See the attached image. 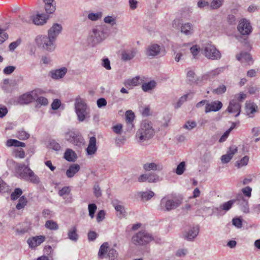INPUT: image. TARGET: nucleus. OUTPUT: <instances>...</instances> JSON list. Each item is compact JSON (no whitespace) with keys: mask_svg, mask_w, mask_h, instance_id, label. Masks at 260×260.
Listing matches in <instances>:
<instances>
[{"mask_svg":"<svg viewBox=\"0 0 260 260\" xmlns=\"http://www.w3.org/2000/svg\"><path fill=\"white\" fill-rule=\"evenodd\" d=\"M222 107V103L218 101L207 103L206 104L205 112L206 113L212 111L216 112L219 111Z\"/></svg>","mask_w":260,"mask_h":260,"instance_id":"aec40b11","label":"nucleus"},{"mask_svg":"<svg viewBox=\"0 0 260 260\" xmlns=\"http://www.w3.org/2000/svg\"><path fill=\"white\" fill-rule=\"evenodd\" d=\"M6 145L8 147L15 146V147H24L25 144L15 139H9L6 142Z\"/></svg>","mask_w":260,"mask_h":260,"instance_id":"473e14b6","label":"nucleus"},{"mask_svg":"<svg viewBox=\"0 0 260 260\" xmlns=\"http://www.w3.org/2000/svg\"><path fill=\"white\" fill-rule=\"evenodd\" d=\"M246 111L249 116H251L250 115L253 114L254 113L257 111V106L254 103H249L246 104Z\"/></svg>","mask_w":260,"mask_h":260,"instance_id":"7c9ffc66","label":"nucleus"},{"mask_svg":"<svg viewBox=\"0 0 260 260\" xmlns=\"http://www.w3.org/2000/svg\"><path fill=\"white\" fill-rule=\"evenodd\" d=\"M102 65L107 70L111 69L110 61L108 58H104L102 59Z\"/></svg>","mask_w":260,"mask_h":260,"instance_id":"4d7b16f0","label":"nucleus"},{"mask_svg":"<svg viewBox=\"0 0 260 260\" xmlns=\"http://www.w3.org/2000/svg\"><path fill=\"white\" fill-rule=\"evenodd\" d=\"M224 0H212L210 3L211 10H217L220 8L223 4Z\"/></svg>","mask_w":260,"mask_h":260,"instance_id":"f704fd0d","label":"nucleus"},{"mask_svg":"<svg viewBox=\"0 0 260 260\" xmlns=\"http://www.w3.org/2000/svg\"><path fill=\"white\" fill-rule=\"evenodd\" d=\"M231 131H232V128H229L227 131H226L224 133V134L221 136L220 138L219 139V142L220 143L224 142L226 140V139L228 138V137H229V134H230V132H231Z\"/></svg>","mask_w":260,"mask_h":260,"instance_id":"338daca9","label":"nucleus"},{"mask_svg":"<svg viewBox=\"0 0 260 260\" xmlns=\"http://www.w3.org/2000/svg\"><path fill=\"white\" fill-rule=\"evenodd\" d=\"M80 167L78 164L71 165L66 171V175L68 178H72L80 170Z\"/></svg>","mask_w":260,"mask_h":260,"instance_id":"cd10ccee","label":"nucleus"},{"mask_svg":"<svg viewBox=\"0 0 260 260\" xmlns=\"http://www.w3.org/2000/svg\"><path fill=\"white\" fill-rule=\"evenodd\" d=\"M154 134L152 123L148 120H144L136 133V138L139 143H143L151 139Z\"/></svg>","mask_w":260,"mask_h":260,"instance_id":"f257e3e1","label":"nucleus"},{"mask_svg":"<svg viewBox=\"0 0 260 260\" xmlns=\"http://www.w3.org/2000/svg\"><path fill=\"white\" fill-rule=\"evenodd\" d=\"M152 235L145 231H141L134 235L132 241L136 245L143 246L153 240Z\"/></svg>","mask_w":260,"mask_h":260,"instance_id":"423d86ee","label":"nucleus"},{"mask_svg":"<svg viewBox=\"0 0 260 260\" xmlns=\"http://www.w3.org/2000/svg\"><path fill=\"white\" fill-rule=\"evenodd\" d=\"M19 169L20 170H22V171L19 173V176L23 179V176H26L27 174V171H26V170L30 169L27 166H25L24 165H22L19 167Z\"/></svg>","mask_w":260,"mask_h":260,"instance_id":"864d4df0","label":"nucleus"},{"mask_svg":"<svg viewBox=\"0 0 260 260\" xmlns=\"http://www.w3.org/2000/svg\"><path fill=\"white\" fill-rule=\"evenodd\" d=\"M30 135L23 129L19 131L17 133V137L21 140H24L29 138Z\"/></svg>","mask_w":260,"mask_h":260,"instance_id":"79ce46f5","label":"nucleus"},{"mask_svg":"<svg viewBox=\"0 0 260 260\" xmlns=\"http://www.w3.org/2000/svg\"><path fill=\"white\" fill-rule=\"evenodd\" d=\"M185 162L184 161L181 162L177 167L176 169V173L177 175H182L185 171Z\"/></svg>","mask_w":260,"mask_h":260,"instance_id":"8fccbe9b","label":"nucleus"},{"mask_svg":"<svg viewBox=\"0 0 260 260\" xmlns=\"http://www.w3.org/2000/svg\"><path fill=\"white\" fill-rule=\"evenodd\" d=\"M143 169L146 172L161 171L163 169V166L160 163H155L154 162H147L143 164Z\"/></svg>","mask_w":260,"mask_h":260,"instance_id":"6ab92c4d","label":"nucleus"},{"mask_svg":"<svg viewBox=\"0 0 260 260\" xmlns=\"http://www.w3.org/2000/svg\"><path fill=\"white\" fill-rule=\"evenodd\" d=\"M45 9L47 13L52 14L56 9L55 5L53 3L44 2Z\"/></svg>","mask_w":260,"mask_h":260,"instance_id":"4c0bfd02","label":"nucleus"},{"mask_svg":"<svg viewBox=\"0 0 260 260\" xmlns=\"http://www.w3.org/2000/svg\"><path fill=\"white\" fill-rule=\"evenodd\" d=\"M209 5L210 4L205 0H200L197 3V7L200 9H203Z\"/></svg>","mask_w":260,"mask_h":260,"instance_id":"052dcab7","label":"nucleus"},{"mask_svg":"<svg viewBox=\"0 0 260 260\" xmlns=\"http://www.w3.org/2000/svg\"><path fill=\"white\" fill-rule=\"evenodd\" d=\"M187 78L190 84L196 83L197 80V77L195 73L192 70L187 72Z\"/></svg>","mask_w":260,"mask_h":260,"instance_id":"58836bf2","label":"nucleus"},{"mask_svg":"<svg viewBox=\"0 0 260 260\" xmlns=\"http://www.w3.org/2000/svg\"><path fill=\"white\" fill-rule=\"evenodd\" d=\"M66 140L74 145L81 147L84 144V140L80 132L71 131L65 134Z\"/></svg>","mask_w":260,"mask_h":260,"instance_id":"1a4fd4ad","label":"nucleus"},{"mask_svg":"<svg viewBox=\"0 0 260 260\" xmlns=\"http://www.w3.org/2000/svg\"><path fill=\"white\" fill-rule=\"evenodd\" d=\"M22 193V190L19 188H15L14 191L11 194L12 200H16L18 199Z\"/></svg>","mask_w":260,"mask_h":260,"instance_id":"a18cd8bd","label":"nucleus"},{"mask_svg":"<svg viewBox=\"0 0 260 260\" xmlns=\"http://www.w3.org/2000/svg\"><path fill=\"white\" fill-rule=\"evenodd\" d=\"M141 198L143 200L148 201L152 198L154 195V193L150 190L142 192H141Z\"/></svg>","mask_w":260,"mask_h":260,"instance_id":"49530a36","label":"nucleus"},{"mask_svg":"<svg viewBox=\"0 0 260 260\" xmlns=\"http://www.w3.org/2000/svg\"><path fill=\"white\" fill-rule=\"evenodd\" d=\"M197 126V123L194 121L188 120L183 125V128L187 130H191Z\"/></svg>","mask_w":260,"mask_h":260,"instance_id":"3c124183","label":"nucleus"},{"mask_svg":"<svg viewBox=\"0 0 260 260\" xmlns=\"http://www.w3.org/2000/svg\"><path fill=\"white\" fill-rule=\"evenodd\" d=\"M226 87L224 85H220L217 88L213 89L212 92L216 94H222L226 91Z\"/></svg>","mask_w":260,"mask_h":260,"instance_id":"603ef678","label":"nucleus"},{"mask_svg":"<svg viewBox=\"0 0 260 260\" xmlns=\"http://www.w3.org/2000/svg\"><path fill=\"white\" fill-rule=\"evenodd\" d=\"M27 203V199L25 196L21 197L18 201V203L16 205V208L18 210H20L26 205Z\"/></svg>","mask_w":260,"mask_h":260,"instance_id":"ea45409f","label":"nucleus"},{"mask_svg":"<svg viewBox=\"0 0 260 260\" xmlns=\"http://www.w3.org/2000/svg\"><path fill=\"white\" fill-rule=\"evenodd\" d=\"M64 158L68 161H75L77 158V155L73 150L67 149L64 152Z\"/></svg>","mask_w":260,"mask_h":260,"instance_id":"c756f323","label":"nucleus"},{"mask_svg":"<svg viewBox=\"0 0 260 260\" xmlns=\"http://www.w3.org/2000/svg\"><path fill=\"white\" fill-rule=\"evenodd\" d=\"M48 19V16L45 14H37L33 17L32 21L34 23L38 25H43L46 22L47 20Z\"/></svg>","mask_w":260,"mask_h":260,"instance_id":"a878e982","label":"nucleus"},{"mask_svg":"<svg viewBox=\"0 0 260 260\" xmlns=\"http://www.w3.org/2000/svg\"><path fill=\"white\" fill-rule=\"evenodd\" d=\"M36 102L40 104L41 105L43 106H46L48 104V100L43 96H40L37 98L36 99Z\"/></svg>","mask_w":260,"mask_h":260,"instance_id":"13d9d810","label":"nucleus"},{"mask_svg":"<svg viewBox=\"0 0 260 260\" xmlns=\"http://www.w3.org/2000/svg\"><path fill=\"white\" fill-rule=\"evenodd\" d=\"M236 202V200H232L228 202L224 203L222 205H220V208L223 210L228 211L229 210L233 204Z\"/></svg>","mask_w":260,"mask_h":260,"instance_id":"37998d69","label":"nucleus"},{"mask_svg":"<svg viewBox=\"0 0 260 260\" xmlns=\"http://www.w3.org/2000/svg\"><path fill=\"white\" fill-rule=\"evenodd\" d=\"M74 106L78 121L80 122L87 121L90 117V108L85 101L80 97H78L75 100Z\"/></svg>","mask_w":260,"mask_h":260,"instance_id":"f03ea898","label":"nucleus"},{"mask_svg":"<svg viewBox=\"0 0 260 260\" xmlns=\"http://www.w3.org/2000/svg\"><path fill=\"white\" fill-rule=\"evenodd\" d=\"M67 69L62 67L59 69L52 70L49 72V76L53 79H59L63 78L67 73Z\"/></svg>","mask_w":260,"mask_h":260,"instance_id":"4be33fe9","label":"nucleus"},{"mask_svg":"<svg viewBox=\"0 0 260 260\" xmlns=\"http://www.w3.org/2000/svg\"><path fill=\"white\" fill-rule=\"evenodd\" d=\"M62 26L58 23H54L48 30V35L55 42L57 37L62 30Z\"/></svg>","mask_w":260,"mask_h":260,"instance_id":"dca6fc26","label":"nucleus"},{"mask_svg":"<svg viewBox=\"0 0 260 260\" xmlns=\"http://www.w3.org/2000/svg\"><path fill=\"white\" fill-rule=\"evenodd\" d=\"M145 55L150 58H153L165 54L164 47L157 44L152 43L149 45L145 49Z\"/></svg>","mask_w":260,"mask_h":260,"instance_id":"9d476101","label":"nucleus"},{"mask_svg":"<svg viewBox=\"0 0 260 260\" xmlns=\"http://www.w3.org/2000/svg\"><path fill=\"white\" fill-rule=\"evenodd\" d=\"M86 151L88 155L94 154L96 152L97 147L96 146V138L94 137H91L90 138Z\"/></svg>","mask_w":260,"mask_h":260,"instance_id":"b1692460","label":"nucleus"},{"mask_svg":"<svg viewBox=\"0 0 260 260\" xmlns=\"http://www.w3.org/2000/svg\"><path fill=\"white\" fill-rule=\"evenodd\" d=\"M139 77H136L135 78H134L132 79L127 80L125 82V85L126 86H137L139 84Z\"/></svg>","mask_w":260,"mask_h":260,"instance_id":"09e8293b","label":"nucleus"},{"mask_svg":"<svg viewBox=\"0 0 260 260\" xmlns=\"http://www.w3.org/2000/svg\"><path fill=\"white\" fill-rule=\"evenodd\" d=\"M102 17V13L99 12L96 13H90L88 15V18L92 21H96Z\"/></svg>","mask_w":260,"mask_h":260,"instance_id":"de8ad7c7","label":"nucleus"},{"mask_svg":"<svg viewBox=\"0 0 260 260\" xmlns=\"http://www.w3.org/2000/svg\"><path fill=\"white\" fill-rule=\"evenodd\" d=\"M70 191L71 189L69 186H64L59 190L58 194L60 197H63L64 195L69 194Z\"/></svg>","mask_w":260,"mask_h":260,"instance_id":"5fc2aeb1","label":"nucleus"},{"mask_svg":"<svg viewBox=\"0 0 260 260\" xmlns=\"http://www.w3.org/2000/svg\"><path fill=\"white\" fill-rule=\"evenodd\" d=\"M241 107L240 104L237 101V100L233 99L230 102L227 111L230 113H236L235 117H237L240 113Z\"/></svg>","mask_w":260,"mask_h":260,"instance_id":"2eb2a0df","label":"nucleus"},{"mask_svg":"<svg viewBox=\"0 0 260 260\" xmlns=\"http://www.w3.org/2000/svg\"><path fill=\"white\" fill-rule=\"evenodd\" d=\"M190 50L193 57L197 58V56L199 53V48L197 45H195L191 47Z\"/></svg>","mask_w":260,"mask_h":260,"instance_id":"e2e57ef3","label":"nucleus"},{"mask_svg":"<svg viewBox=\"0 0 260 260\" xmlns=\"http://www.w3.org/2000/svg\"><path fill=\"white\" fill-rule=\"evenodd\" d=\"M192 96H193L192 93H187V94H184V95L182 96L178 100L176 105L175 106V108L176 109L179 108V107H181V106L183 104V103L187 100V98L189 97V99H191Z\"/></svg>","mask_w":260,"mask_h":260,"instance_id":"c9c22d12","label":"nucleus"},{"mask_svg":"<svg viewBox=\"0 0 260 260\" xmlns=\"http://www.w3.org/2000/svg\"><path fill=\"white\" fill-rule=\"evenodd\" d=\"M237 28L242 35H249L252 29L250 22L245 18L240 20Z\"/></svg>","mask_w":260,"mask_h":260,"instance_id":"f8f14e48","label":"nucleus"},{"mask_svg":"<svg viewBox=\"0 0 260 260\" xmlns=\"http://www.w3.org/2000/svg\"><path fill=\"white\" fill-rule=\"evenodd\" d=\"M97 209V206L95 204H89L88 206V210L89 212V216L91 218H93L94 217V213Z\"/></svg>","mask_w":260,"mask_h":260,"instance_id":"c03bdc74","label":"nucleus"},{"mask_svg":"<svg viewBox=\"0 0 260 260\" xmlns=\"http://www.w3.org/2000/svg\"><path fill=\"white\" fill-rule=\"evenodd\" d=\"M236 202L240 206L241 210L245 213L249 212L248 206V201L245 199L242 194H239L237 196Z\"/></svg>","mask_w":260,"mask_h":260,"instance_id":"f3484780","label":"nucleus"},{"mask_svg":"<svg viewBox=\"0 0 260 260\" xmlns=\"http://www.w3.org/2000/svg\"><path fill=\"white\" fill-rule=\"evenodd\" d=\"M105 212L104 210H101L99 211L96 215V221L98 222H100L103 221L105 218Z\"/></svg>","mask_w":260,"mask_h":260,"instance_id":"680f3d73","label":"nucleus"},{"mask_svg":"<svg viewBox=\"0 0 260 260\" xmlns=\"http://www.w3.org/2000/svg\"><path fill=\"white\" fill-rule=\"evenodd\" d=\"M30 230V225L28 223H23L18 225L15 230V232L19 235H23L27 233Z\"/></svg>","mask_w":260,"mask_h":260,"instance_id":"c85d7f7f","label":"nucleus"},{"mask_svg":"<svg viewBox=\"0 0 260 260\" xmlns=\"http://www.w3.org/2000/svg\"><path fill=\"white\" fill-rule=\"evenodd\" d=\"M118 255L117 251L113 248L109 247L107 242H105L101 245L98 254L100 259H102L107 256L109 258V260H118Z\"/></svg>","mask_w":260,"mask_h":260,"instance_id":"39448f33","label":"nucleus"},{"mask_svg":"<svg viewBox=\"0 0 260 260\" xmlns=\"http://www.w3.org/2000/svg\"><path fill=\"white\" fill-rule=\"evenodd\" d=\"M50 147L51 149L55 151L59 150L61 148L60 144L54 140L50 142Z\"/></svg>","mask_w":260,"mask_h":260,"instance_id":"bf43d9fd","label":"nucleus"},{"mask_svg":"<svg viewBox=\"0 0 260 260\" xmlns=\"http://www.w3.org/2000/svg\"><path fill=\"white\" fill-rule=\"evenodd\" d=\"M45 226L50 230H57L59 228L57 222L51 220H47L45 223Z\"/></svg>","mask_w":260,"mask_h":260,"instance_id":"e433bc0d","label":"nucleus"},{"mask_svg":"<svg viewBox=\"0 0 260 260\" xmlns=\"http://www.w3.org/2000/svg\"><path fill=\"white\" fill-rule=\"evenodd\" d=\"M199 232V228L198 226L192 227L188 231L183 232L182 237L187 241H193L198 236Z\"/></svg>","mask_w":260,"mask_h":260,"instance_id":"4468645a","label":"nucleus"},{"mask_svg":"<svg viewBox=\"0 0 260 260\" xmlns=\"http://www.w3.org/2000/svg\"><path fill=\"white\" fill-rule=\"evenodd\" d=\"M27 171V175L26 176H23V179L26 181H29L30 182L38 184L39 183L40 180L39 177L35 174L34 172L30 169L26 170Z\"/></svg>","mask_w":260,"mask_h":260,"instance_id":"393cba45","label":"nucleus"},{"mask_svg":"<svg viewBox=\"0 0 260 260\" xmlns=\"http://www.w3.org/2000/svg\"><path fill=\"white\" fill-rule=\"evenodd\" d=\"M237 147L235 145L231 146L229 147V150L226 154L223 155L221 157V161L222 163L226 164L230 161L234 155L237 152Z\"/></svg>","mask_w":260,"mask_h":260,"instance_id":"a211bd4d","label":"nucleus"},{"mask_svg":"<svg viewBox=\"0 0 260 260\" xmlns=\"http://www.w3.org/2000/svg\"><path fill=\"white\" fill-rule=\"evenodd\" d=\"M180 31L185 35H191L193 32V25L189 22L182 24L180 27Z\"/></svg>","mask_w":260,"mask_h":260,"instance_id":"bb28decb","label":"nucleus"},{"mask_svg":"<svg viewBox=\"0 0 260 260\" xmlns=\"http://www.w3.org/2000/svg\"><path fill=\"white\" fill-rule=\"evenodd\" d=\"M108 36L107 29L102 26L93 28L87 39L89 44L94 46L101 43Z\"/></svg>","mask_w":260,"mask_h":260,"instance_id":"7ed1b4c3","label":"nucleus"},{"mask_svg":"<svg viewBox=\"0 0 260 260\" xmlns=\"http://www.w3.org/2000/svg\"><path fill=\"white\" fill-rule=\"evenodd\" d=\"M68 236L71 240L76 242L78 239V235L77 234V228L75 226H73L69 230Z\"/></svg>","mask_w":260,"mask_h":260,"instance_id":"72a5a7b5","label":"nucleus"},{"mask_svg":"<svg viewBox=\"0 0 260 260\" xmlns=\"http://www.w3.org/2000/svg\"><path fill=\"white\" fill-rule=\"evenodd\" d=\"M136 53V49L133 48L130 50H124L122 52L121 58L124 61L130 60L135 56Z\"/></svg>","mask_w":260,"mask_h":260,"instance_id":"5701e85b","label":"nucleus"},{"mask_svg":"<svg viewBox=\"0 0 260 260\" xmlns=\"http://www.w3.org/2000/svg\"><path fill=\"white\" fill-rule=\"evenodd\" d=\"M161 180L160 177L154 173L143 174L138 178L139 182H148L149 183H156Z\"/></svg>","mask_w":260,"mask_h":260,"instance_id":"ddd939ff","label":"nucleus"},{"mask_svg":"<svg viewBox=\"0 0 260 260\" xmlns=\"http://www.w3.org/2000/svg\"><path fill=\"white\" fill-rule=\"evenodd\" d=\"M107 103L106 99L103 98L99 99L96 102L97 106L99 108L106 106Z\"/></svg>","mask_w":260,"mask_h":260,"instance_id":"0e129e2a","label":"nucleus"},{"mask_svg":"<svg viewBox=\"0 0 260 260\" xmlns=\"http://www.w3.org/2000/svg\"><path fill=\"white\" fill-rule=\"evenodd\" d=\"M39 89L34 90L30 92L26 93L21 95L18 99V102L20 104H28L32 101L36 100L38 93H40Z\"/></svg>","mask_w":260,"mask_h":260,"instance_id":"9b49d317","label":"nucleus"},{"mask_svg":"<svg viewBox=\"0 0 260 260\" xmlns=\"http://www.w3.org/2000/svg\"><path fill=\"white\" fill-rule=\"evenodd\" d=\"M156 82L154 80H152L150 82L143 83L142 85V89L144 91L148 92L154 89L156 87Z\"/></svg>","mask_w":260,"mask_h":260,"instance_id":"2f4dec72","label":"nucleus"},{"mask_svg":"<svg viewBox=\"0 0 260 260\" xmlns=\"http://www.w3.org/2000/svg\"><path fill=\"white\" fill-rule=\"evenodd\" d=\"M181 204L182 201L179 199L172 200L164 197L160 201L159 208L161 211L168 212L176 209Z\"/></svg>","mask_w":260,"mask_h":260,"instance_id":"0eeeda50","label":"nucleus"},{"mask_svg":"<svg viewBox=\"0 0 260 260\" xmlns=\"http://www.w3.org/2000/svg\"><path fill=\"white\" fill-rule=\"evenodd\" d=\"M104 21L106 23L113 25L116 24L115 19L112 16H108L104 18Z\"/></svg>","mask_w":260,"mask_h":260,"instance_id":"69168bd1","label":"nucleus"},{"mask_svg":"<svg viewBox=\"0 0 260 260\" xmlns=\"http://www.w3.org/2000/svg\"><path fill=\"white\" fill-rule=\"evenodd\" d=\"M45 240V237L44 236H36L29 238L27 241V243L30 248H35L42 243Z\"/></svg>","mask_w":260,"mask_h":260,"instance_id":"412c9836","label":"nucleus"},{"mask_svg":"<svg viewBox=\"0 0 260 260\" xmlns=\"http://www.w3.org/2000/svg\"><path fill=\"white\" fill-rule=\"evenodd\" d=\"M126 120L128 122H132L135 117L134 113L132 111H127L125 113Z\"/></svg>","mask_w":260,"mask_h":260,"instance_id":"774afa93","label":"nucleus"},{"mask_svg":"<svg viewBox=\"0 0 260 260\" xmlns=\"http://www.w3.org/2000/svg\"><path fill=\"white\" fill-rule=\"evenodd\" d=\"M35 41L38 47L43 50L52 52L55 49V42L48 36H38Z\"/></svg>","mask_w":260,"mask_h":260,"instance_id":"20e7f679","label":"nucleus"},{"mask_svg":"<svg viewBox=\"0 0 260 260\" xmlns=\"http://www.w3.org/2000/svg\"><path fill=\"white\" fill-rule=\"evenodd\" d=\"M252 188L249 186H246L242 189V192L243 194L248 197L250 198L251 196Z\"/></svg>","mask_w":260,"mask_h":260,"instance_id":"6e6d98bb","label":"nucleus"},{"mask_svg":"<svg viewBox=\"0 0 260 260\" xmlns=\"http://www.w3.org/2000/svg\"><path fill=\"white\" fill-rule=\"evenodd\" d=\"M249 161V157L247 156H244L240 160L236 162L235 166L238 168H240L247 165Z\"/></svg>","mask_w":260,"mask_h":260,"instance_id":"a19ab883","label":"nucleus"},{"mask_svg":"<svg viewBox=\"0 0 260 260\" xmlns=\"http://www.w3.org/2000/svg\"><path fill=\"white\" fill-rule=\"evenodd\" d=\"M202 51L205 56L210 59L218 60L221 57L220 51L216 49L214 45L211 43L204 44L202 47Z\"/></svg>","mask_w":260,"mask_h":260,"instance_id":"6e6552de","label":"nucleus"}]
</instances>
